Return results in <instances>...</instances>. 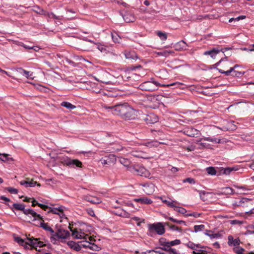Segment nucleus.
<instances>
[{"mask_svg": "<svg viewBox=\"0 0 254 254\" xmlns=\"http://www.w3.org/2000/svg\"><path fill=\"white\" fill-rule=\"evenodd\" d=\"M61 163L64 165L74 167L75 166L79 167V161L77 159H71L68 157L64 158L61 159Z\"/></svg>", "mask_w": 254, "mask_h": 254, "instance_id": "9", "label": "nucleus"}, {"mask_svg": "<svg viewBox=\"0 0 254 254\" xmlns=\"http://www.w3.org/2000/svg\"><path fill=\"white\" fill-rule=\"evenodd\" d=\"M82 199L94 204H97L102 202V200L100 198L94 196L84 195H83Z\"/></svg>", "mask_w": 254, "mask_h": 254, "instance_id": "12", "label": "nucleus"}, {"mask_svg": "<svg viewBox=\"0 0 254 254\" xmlns=\"http://www.w3.org/2000/svg\"><path fill=\"white\" fill-rule=\"evenodd\" d=\"M7 205L13 211H14L13 209H14L15 210H16L21 211L24 214V212L26 211L27 210L25 209V204L22 203H13L12 205V207H10L8 204H7Z\"/></svg>", "mask_w": 254, "mask_h": 254, "instance_id": "16", "label": "nucleus"}, {"mask_svg": "<svg viewBox=\"0 0 254 254\" xmlns=\"http://www.w3.org/2000/svg\"><path fill=\"white\" fill-rule=\"evenodd\" d=\"M217 69L219 71V72L221 73H222V74H224L226 76H228V75H230V72L229 71V70H227V71H224L223 70L221 69H219V68H217Z\"/></svg>", "mask_w": 254, "mask_h": 254, "instance_id": "61", "label": "nucleus"}, {"mask_svg": "<svg viewBox=\"0 0 254 254\" xmlns=\"http://www.w3.org/2000/svg\"><path fill=\"white\" fill-rule=\"evenodd\" d=\"M14 240L15 242H16L17 243H18L21 246H24V248L25 249H28V244H27L26 243L27 242H25L24 240L22 239H21L20 237H17L14 238Z\"/></svg>", "mask_w": 254, "mask_h": 254, "instance_id": "26", "label": "nucleus"}, {"mask_svg": "<svg viewBox=\"0 0 254 254\" xmlns=\"http://www.w3.org/2000/svg\"><path fill=\"white\" fill-rule=\"evenodd\" d=\"M82 39L83 40H85V41H88L91 43H93L94 44H95L97 45V48L101 52H105L106 53V51H107V50L106 49V47L103 45H102L101 44L99 43H95L93 41H92L91 40H89L87 38H85V37H83L82 38Z\"/></svg>", "mask_w": 254, "mask_h": 254, "instance_id": "18", "label": "nucleus"}, {"mask_svg": "<svg viewBox=\"0 0 254 254\" xmlns=\"http://www.w3.org/2000/svg\"><path fill=\"white\" fill-rule=\"evenodd\" d=\"M36 185H37V186L40 187L41 185L39 183H38L37 182L34 181L33 180H32L31 181H28V184L26 186V187H34Z\"/></svg>", "mask_w": 254, "mask_h": 254, "instance_id": "49", "label": "nucleus"}, {"mask_svg": "<svg viewBox=\"0 0 254 254\" xmlns=\"http://www.w3.org/2000/svg\"><path fill=\"white\" fill-rule=\"evenodd\" d=\"M148 232L147 234L151 237H153L155 233L159 235H162L165 232L164 225L161 222L148 224Z\"/></svg>", "mask_w": 254, "mask_h": 254, "instance_id": "2", "label": "nucleus"}, {"mask_svg": "<svg viewBox=\"0 0 254 254\" xmlns=\"http://www.w3.org/2000/svg\"><path fill=\"white\" fill-rule=\"evenodd\" d=\"M49 209H50V210L48 211V213H52L53 214H56L59 215V213L60 212L58 211L57 208L50 207Z\"/></svg>", "mask_w": 254, "mask_h": 254, "instance_id": "58", "label": "nucleus"}, {"mask_svg": "<svg viewBox=\"0 0 254 254\" xmlns=\"http://www.w3.org/2000/svg\"><path fill=\"white\" fill-rule=\"evenodd\" d=\"M6 190L10 193L17 194L18 193V190L13 188L8 187Z\"/></svg>", "mask_w": 254, "mask_h": 254, "instance_id": "55", "label": "nucleus"}, {"mask_svg": "<svg viewBox=\"0 0 254 254\" xmlns=\"http://www.w3.org/2000/svg\"><path fill=\"white\" fill-rule=\"evenodd\" d=\"M204 249L200 248V250H198V252H195V251H193V254H207L208 251L206 250L207 248L206 247H204Z\"/></svg>", "mask_w": 254, "mask_h": 254, "instance_id": "40", "label": "nucleus"}, {"mask_svg": "<svg viewBox=\"0 0 254 254\" xmlns=\"http://www.w3.org/2000/svg\"><path fill=\"white\" fill-rule=\"evenodd\" d=\"M133 200L141 204H149L152 203V200L147 197H141L139 198H134Z\"/></svg>", "mask_w": 254, "mask_h": 254, "instance_id": "22", "label": "nucleus"}, {"mask_svg": "<svg viewBox=\"0 0 254 254\" xmlns=\"http://www.w3.org/2000/svg\"><path fill=\"white\" fill-rule=\"evenodd\" d=\"M112 39L113 40V41L115 42V43H119V40L120 39V38L119 37V36L118 35H114L113 34H112Z\"/></svg>", "mask_w": 254, "mask_h": 254, "instance_id": "63", "label": "nucleus"}, {"mask_svg": "<svg viewBox=\"0 0 254 254\" xmlns=\"http://www.w3.org/2000/svg\"><path fill=\"white\" fill-rule=\"evenodd\" d=\"M64 63L65 64L69 65L70 66H74L76 65V63L74 61L67 58H66L65 60L64 61Z\"/></svg>", "mask_w": 254, "mask_h": 254, "instance_id": "45", "label": "nucleus"}, {"mask_svg": "<svg viewBox=\"0 0 254 254\" xmlns=\"http://www.w3.org/2000/svg\"><path fill=\"white\" fill-rule=\"evenodd\" d=\"M222 193L225 194H232L234 193V190L230 187H225L222 189Z\"/></svg>", "mask_w": 254, "mask_h": 254, "instance_id": "31", "label": "nucleus"}, {"mask_svg": "<svg viewBox=\"0 0 254 254\" xmlns=\"http://www.w3.org/2000/svg\"><path fill=\"white\" fill-rule=\"evenodd\" d=\"M200 215V214L197 213L196 212H193L190 214H186V216H193L195 218L199 217Z\"/></svg>", "mask_w": 254, "mask_h": 254, "instance_id": "60", "label": "nucleus"}, {"mask_svg": "<svg viewBox=\"0 0 254 254\" xmlns=\"http://www.w3.org/2000/svg\"><path fill=\"white\" fill-rule=\"evenodd\" d=\"M237 170H238V169L236 168L235 167H227L224 168L223 173L224 175H229L232 172L235 171Z\"/></svg>", "mask_w": 254, "mask_h": 254, "instance_id": "32", "label": "nucleus"}, {"mask_svg": "<svg viewBox=\"0 0 254 254\" xmlns=\"http://www.w3.org/2000/svg\"><path fill=\"white\" fill-rule=\"evenodd\" d=\"M91 227L83 222H80V240L89 238Z\"/></svg>", "mask_w": 254, "mask_h": 254, "instance_id": "6", "label": "nucleus"}, {"mask_svg": "<svg viewBox=\"0 0 254 254\" xmlns=\"http://www.w3.org/2000/svg\"><path fill=\"white\" fill-rule=\"evenodd\" d=\"M228 127L227 128V130H234L236 129L237 127L235 125V122L234 121H230L228 122L227 123Z\"/></svg>", "mask_w": 254, "mask_h": 254, "instance_id": "36", "label": "nucleus"}, {"mask_svg": "<svg viewBox=\"0 0 254 254\" xmlns=\"http://www.w3.org/2000/svg\"><path fill=\"white\" fill-rule=\"evenodd\" d=\"M100 162L103 165H110L111 164L110 162H109V159H108L106 156H105L103 158H102L100 160Z\"/></svg>", "mask_w": 254, "mask_h": 254, "instance_id": "47", "label": "nucleus"}, {"mask_svg": "<svg viewBox=\"0 0 254 254\" xmlns=\"http://www.w3.org/2000/svg\"><path fill=\"white\" fill-rule=\"evenodd\" d=\"M167 252L169 254H180L179 253L177 252L176 249L170 248Z\"/></svg>", "mask_w": 254, "mask_h": 254, "instance_id": "62", "label": "nucleus"}, {"mask_svg": "<svg viewBox=\"0 0 254 254\" xmlns=\"http://www.w3.org/2000/svg\"><path fill=\"white\" fill-rule=\"evenodd\" d=\"M86 210V212H87V213L90 216H92V217L95 216L94 212L93 210H92V209L89 208V209H87Z\"/></svg>", "mask_w": 254, "mask_h": 254, "instance_id": "64", "label": "nucleus"}, {"mask_svg": "<svg viewBox=\"0 0 254 254\" xmlns=\"http://www.w3.org/2000/svg\"><path fill=\"white\" fill-rule=\"evenodd\" d=\"M125 56L126 59L131 61H135L138 58L136 53L134 51H126Z\"/></svg>", "mask_w": 254, "mask_h": 254, "instance_id": "15", "label": "nucleus"}, {"mask_svg": "<svg viewBox=\"0 0 254 254\" xmlns=\"http://www.w3.org/2000/svg\"><path fill=\"white\" fill-rule=\"evenodd\" d=\"M89 238L80 240V249L82 248H89L92 242H95V240L91 236H89Z\"/></svg>", "mask_w": 254, "mask_h": 254, "instance_id": "13", "label": "nucleus"}, {"mask_svg": "<svg viewBox=\"0 0 254 254\" xmlns=\"http://www.w3.org/2000/svg\"><path fill=\"white\" fill-rule=\"evenodd\" d=\"M183 84L182 83L179 82H173L172 83L169 84H162L163 87H169L171 86H175L176 88H181V86H182Z\"/></svg>", "mask_w": 254, "mask_h": 254, "instance_id": "35", "label": "nucleus"}, {"mask_svg": "<svg viewBox=\"0 0 254 254\" xmlns=\"http://www.w3.org/2000/svg\"><path fill=\"white\" fill-rule=\"evenodd\" d=\"M16 71L20 74L26 77L27 78H32L31 77L32 74L30 73V72L24 70L22 68H17Z\"/></svg>", "mask_w": 254, "mask_h": 254, "instance_id": "24", "label": "nucleus"}, {"mask_svg": "<svg viewBox=\"0 0 254 254\" xmlns=\"http://www.w3.org/2000/svg\"><path fill=\"white\" fill-rule=\"evenodd\" d=\"M174 52L172 51H164L162 52H157L156 54L159 56L168 57L170 54H173Z\"/></svg>", "mask_w": 254, "mask_h": 254, "instance_id": "34", "label": "nucleus"}, {"mask_svg": "<svg viewBox=\"0 0 254 254\" xmlns=\"http://www.w3.org/2000/svg\"><path fill=\"white\" fill-rule=\"evenodd\" d=\"M27 239L29 241V242L26 244H28V245L31 247L32 248H34L36 250V251H40V250H38L37 247L41 248L45 245V244H44L43 242L39 241V239H35L33 237H27Z\"/></svg>", "mask_w": 254, "mask_h": 254, "instance_id": "8", "label": "nucleus"}, {"mask_svg": "<svg viewBox=\"0 0 254 254\" xmlns=\"http://www.w3.org/2000/svg\"><path fill=\"white\" fill-rule=\"evenodd\" d=\"M151 118V115L148 116L146 117V118H145L144 119V120L148 121V122L147 123H149V124H153V123H156V122H157L158 121V119L157 118H155L153 121L149 119V118Z\"/></svg>", "mask_w": 254, "mask_h": 254, "instance_id": "51", "label": "nucleus"}, {"mask_svg": "<svg viewBox=\"0 0 254 254\" xmlns=\"http://www.w3.org/2000/svg\"><path fill=\"white\" fill-rule=\"evenodd\" d=\"M244 74V72H242L238 71H235L232 73V75L235 77H240L242 76Z\"/></svg>", "mask_w": 254, "mask_h": 254, "instance_id": "59", "label": "nucleus"}, {"mask_svg": "<svg viewBox=\"0 0 254 254\" xmlns=\"http://www.w3.org/2000/svg\"><path fill=\"white\" fill-rule=\"evenodd\" d=\"M80 65H82L87 66L86 65V63L88 64H91L90 62H89L88 61L85 60L84 58H83L81 56H80Z\"/></svg>", "mask_w": 254, "mask_h": 254, "instance_id": "53", "label": "nucleus"}, {"mask_svg": "<svg viewBox=\"0 0 254 254\" xmlns=\"http://www.w3.org/2000/svg\"><path fill=\"white\" fill-rule=\"evenodd\" d=\"M187 44L184 40H181L175 45V48L176 51L186 50Z\"/></svg>", "mask_w": 254, "mask_h": 254, "instance_id": "17", "label": "nucleus"}, {"mask_svg": "<svg viewBox=\"0 0 254 254\" xmlns=\"http://www.w3.org/2000/svg\"><path fill=\"white\" fill-rule=\"evenodd\" d=\"M108 159H109L110 163H113L116 161V156L113 154H110L108 156H106Z\"/></svg>", "mask_w": 254, "mask_h": 254, "instance_id": "48", "label": "nucleus"}, {"mask_svg": "<svg viewBox=\"0 0 254 254\" xmlns=\"http://www.w3.org/2000/svg\"><path fill=\"white\" fill-rule=\"evenodd\" d=\"M252 199L242 198V199L235 201L233 203V208H236L237 206L245 207L247 206L248 204H251L252 202Z\"/></svg>", "mask_w": 254, "mask_h": 254, "instance_id": "11", "label": "nucleus"}, {"mask_svg": "<svg viewBox=\"0 0 254 254\" xmlns=\"http://www.w3.org/2000/svg\"><path fill=\"white\" fill-rule=\"evenodd\" d=\"M186 246L193 250H195V251H196L197 250V249L196 248H201V249H204V246H201V245H199V244H194L193 242H189L187 244H186Z\"/></svg>", "mask_w": 254, "mask_h": 254, "instance_id": "25", "label": "nucleus"}, {"mask_svg": "<svg viewBox=\"0 0 254 254\" xmlns=\"http://www.w3.org/2000/svg\"><path fill=\"white\" fill-rule=\"evenodd\" d=\"M213 232L211 230H206L205 234L209 236L210 238H217L219 237V234H213Z\"/></svg>", "mask_w": 254, "mask_h": 254, "instance_id": "37", "label": "nucleus"}, {"mask_svg": "<svg viewBox=\"0 0 254 254\" xmlns=\"http://www.w3.org/2000/svg\"><path fill=\"white\" fill-rule=\"evenodd\" d=\"M157 35L163 41L166 40L167 38V34L161 31H158L157 32Z\"/></svg>", "mask_w": 254, "mask_h": 254, "instance_id": "44", "label": "nucleus"}, {"mask_svg": "<svg viewBox=\"0 0 254 254\" xmlns=\"http://www.w3.org/2000/svg\"><path fill=\"white\" fill-rule=\"evenodd\" d=\"M68 245L73 250L78 252L79 251V245L78 243H75L73 241H69L67 243Z\"/></svg>", "mask_w": 254, "mask_h": 254, "instance_id": "28", "label": "nucleus"}, {"mask_svg": "<svg viewBox=\"0 0 254 254\" xmlns=\"http://www.w3.org/2000/svg\"><path fill=\"white\" fill-rule=\"evenodd\" d=\"M206 171L208 174L210 175H217V170L213 167H208L206 168Z\"/></svg>", "mask_w": 254, "mask_h": 254, "instance_id": "33", "label": "nucleus"}, {"mask_svg": "<svg viewBox=\"0 0 254 254\" xmlns=\"http://www.w3.org/2000/svg\"><path fill=\"white\" fill-rule=\"evenodd\" d=\"M170 229L174 231H179L180 232H182V229L181 228L176 226V225L170 226Z\"/></svg>", "mask_w": 254, "mask_h": 254, "instance_id": "56", "label": "nucleus"}, {"mask_svg": "<svg viewBox=\"0 0 254 254\" xmlns=\"http://www.w3.org/2000/svg\"><path fill=\"white\" fill-rule=\"evenodd\" d=\"M228 244L230 246H237L240 244V240L239 239H236L234 240L233 236L231 235L228 236Z\"/></svg>", "mask_w": 254, "mask_h": 254, "instance_id": "20", "label": "nucleus"}, {"mask_svg": "<svg viewBox=\"0 0 254 254\" xmlns=\"http://www.w3.org/2000/svg\"><path fill=\"white\" fill-rule=\"evenodd\" d=\"M61 106L66 108L69 110H73L76 108V106L71 104L69 102L64 101L61 103Z\"/></svg>", "mask_w": 254, "mask_h": 254, "instance_id": "27", "label": "nucleus"}, {"mask_svg": "<svg viewBox=\"0 0 254 254\" xmlns=\"http://www.w3.org/2000/svg\"><path fill=\"white\" fill-rule=\"evenodd\" d=\"M128 170L130 172L134 173L145 178H148L150 176V173L144 167L139 165H132L128 167Z\"/></svg>", "mask_w": 254, "mask_h": 254, "instance_id": "4", "label": "nucleus"}, {"mask_svg": "<svg viewBox=\"0 0 254 254\" xmlns=\"http://www.w3.org/2000/svg\"><path fill=\"white\" fill-rule=\"evenodd\" d=\"M24 214L26 215H31L34 218L33 220H40L42 219V217L40 214H37L31 209H27L26 211L24 212Z\"/></svg>", "mask_w": 254, "mask_h": 254, "instance_id": "14", "label": "nucleus"}, {"mask_svg": "<svg viewBox=\"0 0 254 254\" xmlns=\"http://www.w3.org/2000/svg\"><path fill=\"white\" fill-rule=\"evenodd\" d=\"M167 242H168L167 244H169L170 245V247H171L172 246H175V245H178L181 244V241L179 239H176L174 241H170V242L168 241Z\"/></svg>", "mask_w": 254, "mask_h": 254, "instance_id": "46", "label": "nucleus"}, {"mask_svg": "<svg viewBox=\"0 0 254 254\" xmlns=\"http://www.w3.org/2000/svg\"><path fill=\"white\" fill-rule=\"evenodd\" d=\"M183 183H189L190 184H195V182L194 179L191 178H188L183 180Z\"/></svg>", "mask_w": 254, "mask_h": 254, "instance_id": "52", "label": "nucleus"}, {"mask_svg": "<svg viewBox=\"0 0 254 254\" xmlns=\"http://www.w3.org/2000/svg\"><path fill=\"white\" fill-rule=\"evenodd\" d=\"M70 235L69 232L60 227L58 229L56 232H54L53 236L51 237V242L55 244L56 241L59 239H64L68 238Z\"/></svg>", "mask_w": 254, "mask_h": 254, "instance_id": "5", "label": "nucleus"}, {"mask_svg": "<svg viewBox=\"0 0 254 254\" xmlns=\"http://www.w3.org/2000/svg\"><path fill=\"white\" fill-rule=\"evenodd\" d=\"M120 163L122 164H123L125 166H128L129 161H128V160L126 159L125 158H121L120 159Z\"/></svg>", "mask_w": 254, "mask_h": 254, "instance_id": "54", "label": "nucleus"}, {"mask_svg": "<svg viewBox=\"0 0 254 254\" xmlns=\"http://www.w3.org/2000/svg\"><path fill=\"white\" fill-rule=\"evenodd\" d=\"M160 144V142H158L156 140H151L149 141H144L143 142H142L141 143V144L142 145L147 146V147H149V148H152V147H158Z\"/></svg>", "mask_w": 254, "mask_h": 254, "instance_id": "19", "label": "nucleus"}, {"mask_svg": "<svg viewBox=\"0 0 254 254\" xmlns=\"http://www.w3.org/2000/svg\"><path fill=\"white\" fill-rule=\"evenodd\" d=\"M102 107L109 112L119 116L126 120H134L137 118V111L130 107L127 103H120L111 106L103 104Z\"/></svg>", "mask_w": 254, "mask_h": 254, "instance_id": "1", "label": "nucleus"}, {"mask_svg": "<svg viewBox=\"0 0 254 254\" xmlns=\"http://www.w3.org/2000/svg\"><path fill=\"white\" fill-rule=\"evenodd\" d=\"M123 17L124 19V20L127 22H132L135 20V18L134 16L129 13V12H126L124 15H123Z\"/></svg>", "mask_w": 254, "mask_h": 254, "instance_id": "21", "label": "nucleus"}, {"mask_svg": "<svg viewBox=\"0 0 254 254\" xmlns=\"http://www.w3.org/2000/svg\"><path fill=\"white\" fill-rule=\"evenodd\" d=\"M231 49V48H225L221 49H219L218 48H213L209 50L204 52L203 53V55L210 56L211 58L214 59H215L216 55L220 53V52H221L223 53H224L226 51Z\"/></svg>", "mask_w": 254, "mask_h": 254, "instance_id": "7", "label": "nucleus"}, {"mask_svg": "<svg viewBox=\"0 0 254 254\" xmlns=\"http://www.w3.org/2000/svg\"><path fill=\"white\" fill-rule=\"evenodd\" d=\"M90 250L95 251H98L101 250V248L95 244L94 242H92L89 248Z\"/></svg>", "mask_w": 254, "mask_h": 254, "instance_id": "42", "label": "nucleus"}, {"mask_svg": "<svg viewBox=\"0 0 254 254\" xmlns=\"http://www.w3.org/2000/svg\"><path fill=\"white\" fill-rule=\"evenodd\" d=\"M168 219L169 220H170V221H172V222H173L174 223H177L179 224H183L184 225H186V222L183 221V220H177L176 219H174V218H173V217H168Z\"/></svg>", "mask_w": 254, "mask_h": 254, "instance_id": "43", "label": "nucleus"}, {"mask_svg": "<svg viewBox=\"0 0 254 254\" xmlns=\"http://www.w3.org/2000/svg\"><path fill=\"white\" fill-rule=\"evenodd\" d=\"M130 148L123 147L119 144L115 143L111 145V149L109 151L112 152L122 151L123 154L128 153L130 151Z\"/></svg>", "mask_w": 254, "mask_h": 254, "instance_id": "10", "label": "nucleus"}, {"mask_svg": "<svg viewBox=\"0 0 254 254\" xmlns=\"http://www.w3.org/2000/svg\"><path fill=\"white\" fill-rule=\"evenodd\" d=\"M197 191L199 192L200 198L202 201H205L207 200V197L206 195L209 194V192H206L204 190Z\"/></svg>", "mask_w": 254, "mask_h": 254, "instance_id": "30", "label": "nucleus"}, {"mask_svg": "<svg viewBox=\"0 0 254 254\" xmlns=\"http://www.w3.org/2000/svg\"><path fill=\"white\" fill-rule=\"evenodd\" d=\"M40 220V226L45 230L50 232L51 233V236H53L54 233V231L53 230V229L50 227H49L47 223H45L43 219Z\"/></svg>", "mask_w": 254, "mask_h": 254, "instance_id": "23", "label": "nucleus"}, {"mask_svg": "<svg viewBox=\"0 0 254 254\" xmlns=\"http://www.w3.org/2000/svg\"><path fill=\"white\" fill-rule=\"evenodd\" d=\"M205 228V226L204 225H195L194 226V231L195 233L201 231L203 230Z\"/></svg>", "mask_w": 254, "mask_h": 254, "instance_id": "41", "label": "nucleus"}, {"mask_svg": "<svg viewBox=\"0 0 254 254\" xmlns=\"http://www.w3.org/2000/svg\"><path fill=\"white\" fill-rule=\"evenodd\" d=\"M174 210L178 213H180L182 214L185 215H186V213H187V210L186 209H185L184 208L181 207L177 206L175 207V209Z\"/></svg>", "mask_w": 254, "mask_h": 254, "instance_id": "38", "label": "nucleus"}, {"mask_svg": "<svg viewBox=\"0 0 254 254\" xmlns=\"http://www.w3.org/2000/svg\"><path fill=\"white\" fill-rule=\"evenodd\" d=\"M187 134L189 136H194L197 134L198 130L194 128H190L188 129L187 131Z\"/></svg>", "mask_w": 254, "mask_h": 254, "instance_id": "29", "label": "nucleus"}, {"mask_svg": "<svg viewBox=\"0 0 254 254\" xmlns=\"http://www.w3.org/2000/svg\"><path fill=\"white\" fill-rule=\"evenodd\" d=\"M162 84L155 81L151 78L150 80L145 81L139 85V88L142 90L147 91H154L158 89L159 87L162 86Z\"/></svg>", "mask_w": 254, "mask_h": 254, "instance_id": "3", "label": "nucleus"}, {"mask_svg": "<svg viewBox=\"0 0 254 254\" xmlns=\"http://www.w3.org/2000/svg\"><path fill=\"white\" fill-rule=\"evenodd\" d=\"M246 18V16H244V15H241V16H239L236 18H230L229 20V22H232L233 21H238L240 19H244Z\"/></svg>", "mask_w": 254, "mask_h": 254, "instance_id": "50", "label": "nucleus"}, {"mask_svg": "<svg viewBox=\"0 0 254 254\" xmlns=\"http://www.w3.org/2000/svg\"><path fill=\"white\" fill-rule=\"evenodd\" d=\"M168 241H166V239L164 238H161L159 240V243L160 245L162 246H164L165 245L167 244Z\"/></svg>", "mask_w": 254, "mask_h": 254, "instance_id": "57", "label": "nucleus"}, {"mask_svg": "<svg viewBox=\"0 0 254 254\" xmlns=\"http://www.w3.org/2000/svg\"><path fill=\"white\" fill-rule=\"evenodd\" d=\"M201 140H204L209 141H211V142H215V143H220V139H217L216 138H213L211 137H204L203 138H201Z\"/></svg>", "mask_w": 254, "mask_h": 254, "instance_id": "39", "label": "nucleus"}]
</instances>
